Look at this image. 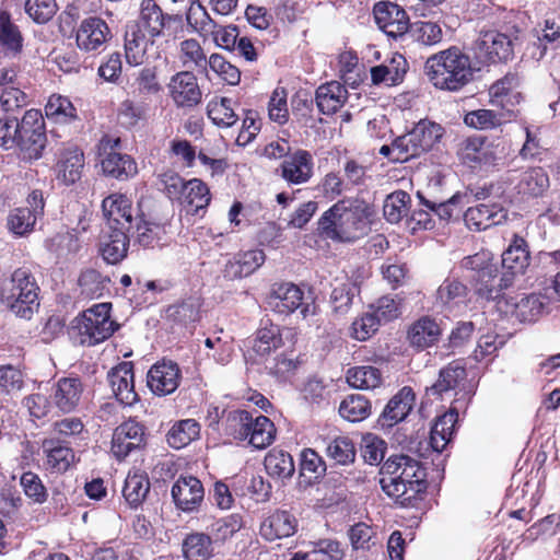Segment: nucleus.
Instances as JSON below:
<instances>
[{"instance_id":"1","label":"nucleus","mask_w":560,"mask_h":560,"mask_svg":"<svg viewBox=\"0 0 560 560\" xmlns=\"http://www.w3.org/2000/svg\"><path fill=\"white\" fill-rule=\"evenodd\" d=\"M382 490L401 508H418L429 488L425 465L406 454L389 456L382 466Z\"/></svg>"},{"instance_id":"2","label":"nucleus","mask_w":560,"mask_h":560,"mask_svg":"<svg viewBox=\"0 0 560 560\" xmlns=\"http://www.w3.org/2000/svg\"><path fill=\"white\" fill-rule=\"evenodd\" d=\"M374 207L363 199L338 200L317 221V233L334 243H354L370 232Z\"/></svg>"},{"instance_id":"3","label":"nucleus","mask_w":560,"mask_h":560,"mask_svg":"<svg viewBox=\"0 0 560 560\" xmlns=\"http://www.w3.org/2000/svg\"><path fill=\"white\" fill-rule=\"evenodd\" d=\"M424 71L433 86L451 92L462 90L472 79L470 58L456 46L429 57Z\"/></svg>"},{"instance_id":"4","label":"nucleus","mask_w":560,"mask_h":560,"mask_svg":"<svg viewBox=\"0 0 560 560\" xmlns=\"http://www.w3.org/2000/svg\"><path fill=\"white\" fill-rule=\"evenodd\" d=\"M40 288L30 266L16 268L2 281L0 298L18 316L30 318L39 306Z\"/></svg>"},{"instance_id":"5","label":"nucleus","mask_w":560,"mask_h":560,"mask_svg":"<svg viewBox=\"0 0 560 560\" xmlns=\"http://www.w3.org/2000/svg\"><path fill=\"white\" fill-rule=\"evenodd\" d=\"M112 303L94 304L71 322V329L80 336L82 345L95 346L107 340L119 328L112 319Z\"/></svg>"},{"instance_id":"6","label":"nucleus","mask_w":560,"mask_h":560,"mask_svg":"<svg viewBox=\"0 0 560 560\" xmlns=\"http://www.w3.org/2000/svg\"><path fill=\"white\" fill-rule=\"evenodd\" d=\"M462 267L475 272L470 281L478 299L498 302L506 296L502 291L511 285H503L502 276L498 280V266L485 253L466 256Z\"/></svg>"},{"instance_id":"7","label":"nucleus","mask_w":560,"mask_h":560,"mask_svg":"<svg viewBox=\"0 0 560 560\" xmlns=\"http://www.w3.org/2000/svg\"><path fill=\"white\" fill-rule=\"evenodd\" d=\"M445 128L428 118L420 119L404 135L396 137V147L409 156L419 158L432 151L443 139Z\"/></svg>"},{"instance_id":"8","label":"nucleus","mask_w":560,"mask_h":560,"mask_svg":"<svg viewBox=\"0 0 560 560\" xmlns=\"http://www.w3.org/2000/svg\"><path fill=\"white\" fill-rule=\"evenodd\" d=\"M97 149L101 167L105 176L124 182L138 174V165L135 159L120 152L121 140L119 137L104 135Z\"/></svg>"},{"instance_id":"9","label":"nucleus","mask_w":560,"mask_h":560,"mask_svg":"<svg viewBox=\"0 0 560 560\" xmlns=\"http://www.w3.org/2000/svg\"><path fill=\"white\" fill-rule=\"evenodd\" d=\"M20 128L14 147L19 148L23 160H38L43 155L47 141L42 113L37 109L26 110L21 119Z\"/></svg>"},{"instance_id":"10","label":"nucleus","mask_w":560,"mask_h":560,"mask_svg":"<svg viewBox=\"0 0 560 560\" xmlns=\"http://www.w3.org/2000/svg\"><path fill=\"white\" fill-rule=\"evenodd\" d=\"M521 78L517 72L509 71L502 78L495 80L488 90L489 103L497 107L506 119L516 121L521 115L518 105L523 101L520 92Z\"/></svg>"},{"instance_id":"11","label":"nucleus","mask_w":560,"mask_h":560,"mask_svg":"<svg viewBox=\"0 0 560 560\" xmlns=\"http://www.w3.org/2000/svg\"><path fill=\"white\" fill-rule=\"evenodd\" d=\"M131 23L138 24L152 39L164 35L172 36L183 30L182 15L164 13L154 0H142L139 19Z\"/></svg>"},{"instance_id":"12","label":"nucleus","mask_w":560,"mask_h":560,"mask_svg":"<svg viewBox=\"0 0 560 560\" xmlns=\"http://www.w3.org/2000/svg\"><path fill=\"white\" fill-rule=\"evenodd\" d=\"M304 292L300 287L292 282L275 283L267 295L266 303L268 307L280 315H290L300 308L303 318L315 313V305L304 303Z\"/></svg>"},{"instance_id":"13","label":"nucleus","mask_w":560,"mask_h":560,"mask_svg":"<svg viewBox=\"0 0 560 560\" xmlns=\"http://www.w3.org/2000/svg\"><path fill=\"white\" fill-rule=\"evenodd\" d=\"M147 445V428L133 418L115 428L112 436L110 452L117 460H124L132 452L141 451Z\"/></svg>"},{"instance_id":"14","label":"nucleus","mask_w":560,"mask_h":560,"mask_svg":"<svg viewBox=\"0 0 560 560\" xmlns=\"http://www.w3.org/2000/svg\"><path fill=\"white\" fill-rule=\"evenodd\" d=\"M314 168V155L308 150L299 148L280 162L275 170V174L289 186H298L312 179Z\"/></svg>"},{"instance_id":"15","label":"nucleus","mask_w":560,"mask_h":560,"mask_svg":"<svg viewBox=\"0 0 560 560\" xmlns=\"http://www.w3.org/2000/svg\"><path fill=\"white\" fill-rule=\"evenodd\" d=\"M514 55L511 37L498 31L481 33L476 44V57L480 62L490 65L506 62Z\"/></svg>"},{"instance_id":"16","label":"nucleus","mask_w":560,"mask_h":560,"mask_svg":"<svg viewBox=\"0 0 560 560\" xmlns=\"http://www.w3.org/2000/svg\"><path fill=\"white\" fill-rule=\"evenodd\" d=\"M373 15L378 28L394 39L404 36L411 28L408 13L395 2H376L373 7Z\"/></svg>"},{"instance_id":"17","label":"nucleus","mask_w":560,"mask_h":560,"mask_svg":"<svg viewBox=\"0 0 560 560\" xmlns=\"http://www.w3.org/2000/svg\"><path fill=\"white\" fill-rule=\"evenodd\" d=\"M285 329L270 319L262 322L249 340L248 355L256 362H264L278 350L283 348V331Z\"/></svg>"},{"instance_id":"18","label":"nucleus","mask_w":560,"mask_h":560,"mask_svg":"<svg viewBox=\"0 0 560 560\" xmlns=\"http://www.w3.org/2000/svg\"><path fill=\"white\" fill-rule=\"evenodd\" d=\"M102 211L108 229L131 231L141 217V213L133 214L132 200L121 192H114L104 198Z\"/></svg>"},{"instance_id":"19","label":"nucleus","mask_w":560,"mask_h":560,"mask_svg":"<svg viewBox=\"0 0 560 560\" xmlns=\"http://www.w3.org/2000/svg\"><path fill=\"white\" fill-rule=\"evenodd\" d=\"M168 96L177 107L192 108L201 103L202 91L191 71H179L171 77Z\"/></svg>"},{"instance_id":"20","label":"nucleus","mask_w":560,"mask_h":560,"mask_svg":"<svg viewBox=\"0 0 560 560\" xmlns=\"http://www.w3.org/2000/svg\"><path fill=\"white\" fill-rule=\"evenodd\" d=\"M44 466L52 475H63L78 462L72 445L58 439L45 438L42 442Z\"/></svg>"},{"instance_id":"21","label":"nucleus","mask_w":560,"mask_h":560,"mask_svg":"<svg viewBox=\"0 0 560 560\" xmlns=\"http://www.w3.org/2000/svg\"><path fill=\"white\" fill-rule=\"evenodd\" d=\"M110 38L108 24L98 16L82 20L75 32L77 46L85 52L100 51Z\"/></svg>"},{"instance_id":"22","label":"nucleus","mask_w":560,"mask_h":560,"mask_svg":"<svg viewBox=\"0 0 560 560\" xmlns=\"http://www.w3.org/2000/svg\"><path fill=\"white\" fill-rule=\"evenodd\" d=\"M530 262V253L526 240L514 234L509 247L502 254L503 285H512L517 275H523Z\"/></svg>"},{"instance_id":"23","label":"nucleus","mask_w":560,"mask_h":560,"mask_svg":"<svg viewBox=\"0 0 560 560\" xmlns=\"http://www.w3.org/2000/svg\"><path fill=\"white\" fill-rule=\"evenodd\" d=\"M182 372L176 362L162 360L154 363L147 375V384L151 392L158 396L174 393L180 383Z\"/></svg>"},{"instance_id":"24","label":"nucleus","mask_w":560,"mask_h":560,"mask_svg":"<svg viewBox=\"0 0 560 560\" xmlns=\"http://www.w3.org/2000/svg\"><path fill=\"white\" fill-rule=\"evenodd\" d=\"M84 384L79 376L59 378L50 395L52 405L62 413L68 415L78 409L82 401Z\"/></svg>"},{"instance_id":"25","label":"nucleus","mask_w":560,"mask_h":560,"mask_svg":"<svg viewBox=\"0 0 560 560\" xmlns=\"http://www.w3.org/2000/svg\"><path fill=\"white\" fill-rule=\"evenodd\" d=\"M135 366L130 361L118 363L108 372V381L116 399L125 406H133L140 397L135 389Z\"/></svg>"},{"instance_id":"26","label":"nucleus","mask_w":560,"mask_h":560,"mask_svg":"<svg viewBox=\"0 0 560 560\" xmlns=\"http://www.w3.org/2000/svg\"><path fill=\"white\" fill-rule=\"evenodd\" d=\"M172 499L175 506L183 512L197 511L203 501L202 482L194 476H180L172 487Z\"/></svg>"},{"instance_id":"27","label":"nucleus","mask_w":560,"mask_h":560,"mask_svg":"<svg viewBox=\"0 0 560 560\" xmlns=\"http://www.w3.org/2000/svg\"><path fill=\"white\" fill-rule=\"evenodd\" d=\"M466 381L465 361L463 359L453 360L440 370L435 383L427 388V395L441 399L445 393L451 390L457 394L465 388Z\"/></svg>"},{"instance_id":"28","label":"nucleus","mask_w":560,"mask_h":560,"mask_svg":"<svg viewBox=\"0 0 560 560\" xmlns=\"http://www.w3.org/2000/svg\"><path fill=\"white\" fill-rule=\"evenodd\" d=\"M416 394L410 386L400 388L386 404L378 417L382 428H393L402 422L413 409Z\"/></svg>"},{"instance_id":"29","label":"nucleus","mask_w":560,"mask_h":560,"mask_svg":"<svg viewBox=\"0 0 560 560\" xmlns=\"http://www.w3.org/2000/svg\"><path fill=\"white\" fill-rule=\"evenodd\" d=\"M203 301L200 296L190 295L165 308V319L173 328L194 327L201 319Z\"/></svg>"},{"instance_id":"30","label":"nucleus","mask_w":560,"mask_h":560,"mask_svg":"<svg viewBox=\"0 0 560 560\" xmlns=\"http://www.w3.org/2000/svg\"><path fill=\"white\" fill-rule=\"evenodd\" d=\"M458 155L462 162L469 167L494 165L497 160L492 145L485 136L466 138L460 145Z\"/></svg>"},{"instance_id":"31","label":"nucleus","mask_w":560,"mask_h":560,"mask_svg":"<svg viewBox=\"0 0 560 560\" xmlns=\"http://www.w3.org/2000/svg\"><path fill=\"white\" fill-rule=\"evenodd\" d=\"M298 529V520L289 511L276 510L264 518L259 527L260 536L267 541L290 537Z\"/></svg>"},{"instance_id":"32","label":"nucleus","mask_w":560,"mask_h":560,"mask_svg":"<svg viewBox=\"0 0 560 560\" xmlns=\"http://www.w3.org/2000/svg\"><path fill=\"white\" fill-rule=\"evenodd\" d=\"M84 167V153L77 145L62 148L57 156L55 172L66 185L80 180Z\"/></svg>"},{"instance_id":"33","label":"nucleus","mask_w":560,"mask_h":560,"mask_svg":"<svg viewBox=\"0 0 560 560\" xmlns=\"http://www.w3.org/2000/svg\"><path fill=\"white\" fill-rule=\"evenodd\" d=\"M542 310V303L538 295L516 294L515 296H502L498 301V311L505 315H515L522 320H532Z\"/></svg>"},{"instance_id":"34","label":"nucleus","mask_w":560,"mask_h":560,"mask_svg":"<svg viewBox=\"0 0 560 560\" xmlns=\"http://www.w3.org/2000/svg\"><path fill=\"white\" fill-rule=\"evenodd\" d=\"M506 219L505 210L497 205L480 203L469 207L464 213V221L470 231L480 232L500 224Z\"/></svg>"},{"instance_id":"35","label":"nucleus","mask_w":560,"mask_h":560,"mask_svg":"<svg viewBox=\"0 0 560 560\" xmlns=\"http://www.w3.org/2000/svg\"><path fill=\"white\" fill-rule=\"evenodd\" d=\"M130 231L124 229H108L100 245L103 259L110 265L122 261L128 254L130 245Z\"/></svg>"},{"instance_id":"36","label":"nucleus","mask_w":560,"mask_h":560,"mask_svg":"<svg viewBox=\"0 0 560 560\" xmlns=\"http://www.w3.org/2000/svg\"><path fill=\"white\" fill-rule=\"evenodd\" d=\"M211 199L209 186L200 178H191L187 180L185 192L178 203L186 214L199 215L200 211L207 210Z\"/></svg>"},{"instance_id":"37","label":"nucleus","mask_w":560,"mask_h":560,"mask_svg":"<svg viewBox=\"0 0 560 560\" xmlns=\"http://www.w3.org/2000/svg\"><path fill=\"white\" fill-rule=\"evenodd\" d=\"M348 100L347 88L338 81L319 85L315 92L318 110L324 115L337 113Z\"/></svg>"},{"instance_id":"38","label":"nucleus","mask_w":560,"mask_h":560,"mask_svg":"<svg viewBox=\"0 0 560 560\" xmlns=\"http://www.w3.org/2000/svg\"><path fill=\"white\" fill-rule=\"evenodd\" d=\"M149 39L138 24L128 23L124 35L125 58L129 66L137 67L145 61Z\"/></svg>"},{"instance_id":"39","label":"nucleus","mask_w":560,"mask_h":560,"mask_svg":"<svg viewBox=\"0 0 560 560\" xmlns=\"http://www.w3.org/2000/svg\"><path fill=\"white\" fill-rule=\"evenodd\" d=\"M440 335L439 324L429 316H422L410 325L407 339L411 347L423 350L438 342Z\"/></svg>"},{"instance_id":"40","label":"nucleus","mask_w":560,"mask_h":560,"mask_svg":"<svg viewBox=\"0 0 560 560\" xmlns=\"http://www.w3.org/2000/svg\"><path fill=\"white\" fill-rule=\"evenodd\" d=\"M214 553V540L203 532H190L182 541V556L185 560H211Z\"/></svg>"},{"instance_id":"41","label":"nucleus","mask_w":560,"mask_h":560,"mask_svg":"<svg viewBox=\"0 0 560 560\" xmlns=\"http://www.w3.org/2000/svg\"><path fill=\"white\" fill-rule=\"evenodd\" d=\"M150 489L151 482L148 474L140 469L131 470L125 479L122 497L130 508L137 509L143 504Z\"/></svg>"},{"instance_id":"42","label":"nucleus","mask_w":560,"mask_h":560,"mask_svg":"<svg viewBox=\"0 0 560 560\" xmlns=\"http://www.w3.org/2000/svg\"><path fill=\"white\" fill-rule=\"evenodd\" d=\"M407 70V59L395 52L388 61L371 69V79L374 84L396 85L402 81Z\"/></svg>"},{"instance_id":"43","label":"nucleus","mask_w":560,"mask_h":560,"mask_svg":"<svg viewBox=\"0 0 560 560\" xmlns=\"http://www.w3.org/2000/svg\"><path fill=\"white\" fill-rule=\"evenodd\" d=\"M458 421V411L451 407L448 411L436 418L430 432V444L439 453L443 452L453 439L455 425Z\"/></svg>"},{"instance_id":"44","label":"nucleus","mask_w":560,"mask_h":560,"mask_svg":"<svg viewBox=\"0 0 560 560\" xmlns=\"http://www.w3.org/2000/svg\"><path fill=\"white\" fill-rule=\"evenodd\" d=\"M265 258L261 249L238 252L225 265V272L232 278L248 277L264 264Z\"/></svg>"},{"instance_id":"45","label":"nucleus","mask_w":560,"mask_h":560,"mask_svg":"<svg viewBox=\"0 0 560 560\" xmlns=\"http://www.w3.org/2000/svg\"><path fill=\"white\" fill-rule=\"evenodd\" d=\"M86 433L85 424L81 417L68 416L54 421L50 425V439H58L72 445V443L83 440Z\"/></svg>"},{"instance_id":"46","label":"nucleus","mask_w":560,"mask_h":560,"mask_svg":"<svg viewBox=\"0 0 560 560\" xmlns=\"http://www.w3.org/2000/svg\"><path fill=\"white\" fill-rule=\"evenodd\" d=\"M233 101L225 96H214L207 104V116L219 128L234 126L240 116L234 112Z\"/></svg>"},{"instance_id":"47","label":"nucleus","mask_w":560,"mask_h":560,"mask_svg":"<svg viewBox=\"0 0 560 560\" xmlns=\"http://www.w3.org/2000/svg\"><path fill=\"white\" fill-rule=\"evenodd\" d=\"M167 225L166 223L148 221L144 219V214L141 213V217L133 225L137 242L144 248H154L163 245L167 234Z\"/></svg>"},{"instance_id":"48","label":"nucleus","mask_w":560,"mask_h":560,"mask_svg":"<svg viewBox=\"0 0 560 560\" xmlns=\"http://www.w3.org/2000/svg\"><path fill=\"white\" fill-rule=\"evenodd\" d=\"M464 124L477 130H492L512 122L500 112L488 108H478L467 112L463 118Z\"/></svg>"},{"instance_id":"49","label":"nucleus","mask_w":560,"mask_h":560,"mask_svg":"<svg viewBox=\"0 0 560 560\" xmlns=\"http://www.w3.org/2000/svg\"><path fill=\"white\" fill-rule=\"evenodd\" d=\"M200 435V424L195 419L176 421L166 434L167 444L175 450L184 448Z\"/></svg>"},{"instance_id":"50","label":"nucleus","mask_w":560,"mask_h":560,"mask_svg":"<svg viewBox=\"0 0 560 560\" xmlns=\"http://www.w3.org/2000/svg\"><path fill=\"white\" fill-rule=\"evenodd\" d=\"M0 47L13 56L20 54L23 48V36L19 26L13 23L10 12L0 11Z\"/></svg>"},{"instance_id":"51","label":"nucleus","mask_w":560,"mask_h":560,"mask_svg":"<svg viewBox=\"0 0 560 560\" xmlns=\"http://www.w3.org/2000/svg\"><path fill=\"white\" fill-rule=\"evenodd\" d=\"M267 474L276 479L291 478L295 471L293 457L282 450H270L264 459Z\"/></svg>"},{"instance_id":"52","label":"nucleus","mask_w":560,"mask_h":560,"mask_svg":"<svg viewBox=\"0 0 560 560\" xmlns=\"http://www.w3.org/2000/svg\"><path fill=\"white\" fill-rule=\"evenodd\" d=\"M346 381L357 389H374L382 385L383 375L375 366L358 365L347 370Z\"/></svg>"},{"instance_id":"53","label":"nucleus","mask_w":560,"mask_h":560,"mask_svg":"<svg viewBox=\"0 0 560 560\" xmlns=\"http://www.w3.org/2000/svg\"><path fill=\"white\" fill-rule=\"evenodd\" d=\"M45 115L56 124H70L78 119V112L72 102L60 94L49 96L45 105Z\"/></svg>"},{"instance_id":"54","label":"nucleus","mask_w":560,"mask_h":560,"mask_svg":"<svg viewBox=\"0 0 560 560\" xmlns=\"http://www.w3.org/2000/svg\"><path fill=\"white\" fill-rule=\"evenodd\" d=\"M267 374L278 382H287L296 372L300 361L294 351H283L273 359L264 361Z\"/></svg>"},{"instance_id":"55","label":"nucleus","mask_w":560,"mask_h":560,"mask_svg":"<svg viewBox=\"0 0 560 560\" xmlns=\"http://www.w3.org/2000/svg\"><path fill=\"white\" fill-rule=\"evenodd\" d=\"M372 412L371 401L361 394H351L340 402L339 413L349 422L365 420Z\"/></svg>"},{"instance_id":"56","label":"nucleus","mask_w":560,"mask_h":560,"mask_svg":"<svg viewBox=\"0 0 560 560\" xmlns=\"http://www.w3.org/2000/svg\"><path fill=\"white\" fill-rule=\"evenodd\" d=\"M469 288L455 277H447L436 290V301L443 305H458L466 301Z\"/></svg>"},{"instance_id":"57","label":"nucleus","mask_w":560,"mask_h":560,"mask_svg":"<svg viewBox=\"0 0 560 560\" xmlns=\"http://www.w3.org/2000/svg\"><path fill=\"white\" fill-rule=\"evenodd\" d=\"M248 416L249 411L244 409H233L228 411L222 420L223 433L235 441H246L249 423Z\"/></svg>"},{"instance_id":"58","label":"nucleus","mask_w":560,"mask_h":560,"mask_svg":"<svg viewBox=\"0 0 560 560\" xmlns=\"http://www.w3.org/2000/svg\"><path fill=\"white\" fill-rule=\"evenodd\" d=\"M326 455L329 459L334 460L335 464L349 465L355 459L357 448L352 439L347 435H340L328 442Z\"/></svg>"},{"instance_id":"59","label":"nucleus","mask_w":560,"mask_h":560,"mask_svg":"<svg viewBox=\"0 0 560 560\" xmlns=\"http://www.w3.org/2000/svg\"><path fill=\"white\" fill-rule=\"evenodd\" d=\"M326 471L323 458L312 448H304L300 454V477L307 485L317 481Z\"/></svg>"},{"instance_id":"60","label":"nucleus","mask_w":560,"mask_h":560,"mask_svg":"<svg viewBox=\"0 0 560 560\" xmlns=\"http://www.w3.org/2000/svg\"><path fill=\"white\" fill-rule=\"evenodd\" d=\"M109 279L103 277L102 273L95 269L83 270L78 279L80 293L86 299L101 298L107 289Z\"/></svg>"},{"instance_id":"61","label":"nucleus","mask_w":560,"mask_h":560,"mask_svg":"<svg viewBox=\"0 0 560 560\" xmlns=\"http://www.w3.org/2000/svg\"><path fill=\"white\" fill-rule=\"evenodd\" d=\"M186 19L188 24L203 38L210 37L218 30L219 24L199 2L191 3Z\"/></svg>"},{"instance_id":"62","label":"nucleus","mask_w":560,"mask_h":560,"mask_svg":"<svg viewBox=\"0 0 560 560\" xmlns=\"http://www.w3.org/2000/svg\"><path fill=\"white\" fill-rule=\"evenodd\" d=\"M518 187L524 195L541 196L549 187L548 174L542 167H532L524 172Z\"/></svg>"},{"instance_id":"63","label":"nucleus","mask_w":560,"mask_h":560,"mask_svg":"<svg viewBox=\"0 0 560 560\" xmlns=\"http://www.w3.org/2000/svg\"><path fill=\"white\" fill-rule=\"evenodd\" d=\"M537 40L533 43L532 57L541 59L546 55L549 47H553L555 43L560 38V26L555 22L546 20L544 27L535 30Z\"/></svg>"},{"instance_id":"64","label":"nucleus","mask_w":560,"mask_h":560,"mask_svg":"<svg viewBox=\"0 0 560 560\" xmlns=\"http://www.w3.org/2000/svg\"><path fill=\"white\" fill-rule=\"evenodd\" d=\"M20 486L27 499L35 504H43L48 499V490L38 474L27 470L20 477Z\"/></svg>"}]
</instances>
